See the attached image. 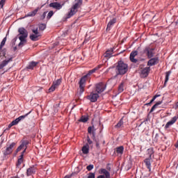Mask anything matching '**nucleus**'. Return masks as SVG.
Segmentation results:
<instances>
[{"mask_svg": "<svg viewBox=\"0 0 178 178\" xmlns=\"http://www.w3.org/2000/svg\"><path fill=\"white\" fill-rule=\"evenodd\" d=\"M127 72H129V64L124 63L122 60H118L115 67V77L124 76Z\"/></svg>", "mask_w": 178, "mask_h": 178, "instance_id": "f257e3e1", "label": "nucleus"}, {"mask_svg": "<svg viewBox=\"0 0 178 178\" xmlns=\"http://www.w3.org/2000/svg\"><path fill=\"white\" fill-rule=\"evenodd\" d=\"M83 5V0H75V3L72 6L70 10L66 15L65 19H70L77 13V9Z\"/></svg>", "mask_w": 178, "mask_h": 178, "instance_id": "f03ea898", "label": "nucleus"}, {"mask_svg": "<svg viewBox=\"0 0 178 178\" xmlns=\"http://www.w3.org/2000/svg\"><path fill=\"white\" fill-rule=\"evenodd\" d=\"M18 33H19L20 36L19 37V40L20 42L18 44V47H22V45H24L26 42H27V37H29V32L24 27H21L18 29Z\"/></svg>", "mask_w": 178, "mask_h": 178, "instance_id": "7ed1b4c3", "label": "nucleus"}, {"mask_svg": "<svg viewBox=\"0 0 178 178\" xmlns=\"http://www.w3.org/2000/svg\"><path fill=\"white\" fill-rule=\"evenodd\" d=\"M91 74H92V71H91V70H90L88 71V72L86 75H84L83 76H82L80 79V81H79V88H80L79 94H80V95H83V92H84V88L86 87L87 77H88L89 76H91Z\"/></svg>", "mask_w": 178, "mask_h": 178, "instance_id": "20e7f679", "label": "nucleus"}, {"mask_svg": "<svg viewBox=\"0 0 178 178\" xmlns=\"http://www.w3.org/2000/svg\"><path fill=\"white\" fill-rule=\"evenodd\" d=\"M154 51H155V48H152L151 46H145L143 51H140V55H146L148 59L154 58L155 56Z\"/></svg>", "mask_w": 178, "mask_h": 178, "instance_id": "39448f33", "label": "nucleus"}, {"mask_svg": "<svg viewBox=\"0 0 178 178\" xmlns=\"http://www.w3.org/2000/svg\"><path fill=\"white\" fill-rule=\"evenodd\" d=\"M149 151V157L146 158L143 162L145 164V166L149 170V172H151V160L152 159V154H154V149H148Z\"/></svg>", "mask_w": 178, "mask_h": 178, "instance_id": "423d86ee", "label": "nucleus"}, {"mask_svg": "<svg viewBox=\"0 0 178 178\" xmlns=\"http://www.w3.org/2000/svg\"><path fill=\"white\" fill-rule=\"evenodd\" d=\"M88 133L89 134H92V138L96 143V148L97 149H99V148H100L99 142H98V140H97L96 138H95V129H94V126L88 127Z\"/></svg>", "mask_w": 178, "mask_h": 178, "instance_id": "0eeeda50", "label": "nucleus"}, {"mask_svg": "<svg viewBox=\"0 0 178 178\" xmlns=\"http://www.w3.org/2000/svg\"><path fill=\"white\" fill-rule=\"evenodd\" d=\"M99 174L97 178H111V172L105 168H101L99 170Z\"/></svg>", "mask_w": 178, "mask_h": 178, "instance_id": "6e6552de", "label": "nucleus"}, {"mask_svg": "<svg viewBox=\"0 0 178 178\" xmlns=\"http://www.w3.org/2000/svg\"><path fill=\"white\" fill-rule=\"evenodd\" d=\"M16 145V143L13 142L9 147H7L6 149L3 152V156H8V155H10L12 152H13V147Z\"/></svg>", "mask_w": 178, "mask_h": 178, "instance_id": "1a4fd4ad", "label": "nucleus"}, {"mask_svg": "<svg viewBox=\"0 0 178 178\" xmlns=\"http://www.w3.org/2000/svg\"><path fill=\"white\" fill-rule=\"evenodd\" d=\"M149 59V60L147 61V66H149V67L151 66H155V65H158L159 63V57H152Z\"/></svg>", "mask_w": 178, "mask_h": 178, "instance_id": "9d476101", "label": "nucleus"}, {"mask_svg": "<svg viewBox=\"0 0 178 178\" xmlns=\"http://www.w3.org/2000/svg\"><path fill=\"white\" fill-rule=\"evenodd\" d=\"M105 90H106V85H104L102 83H99L96 85V91L97 94H101L102 92H104Z\"/></svg>", "mask_w": 178, "mask_h": 178, "instance_id": "9b49d317", "label": "nucleus"}, {"mask_svg": "<svg viewBox=\"0 0 178 178\" xmlns=\"http://www.w3.org/2000/svg\"><path fill=\"white\" fill-rule=\"evenodd\" d=\"M137 55H138V51L137 50L131 52L129 59L132 63H137V62H138V59L136 58Z\"/></svg>", "mask_w": 178, "mask_h": 178, "instance_id": "f8f14e48", "label": "nucleus"}, {"mask_svg": "<svg viewBox=\"0 0 178 178\" xmlns=\"http://www.w3.org/2000/svg\"><path fill=\"white\" fill-rule=\"evenodd\" d=\"M98 98H99V95L98 93L91 92L88 96V99H89V101H90V102H97V101H98Z\"/></svg>", "mask_w": 178, "mask_h": 178, "instance_id": "ddd939ff", "label": "nucleus"}, {"mask_svg": "<svg viewBox=\"0 0 178 178\" xmlns=\"http://www.w3.org/2000/svg\"><path fill=\"white\" fill-rule=\"evenodd\" d=\"M150 70H151V67H146L143 68L140 71V76L143 78L148 77Z\"/></svg>", "mask_w": 178, "mask_h": 178, "instance_id": "4468645a", "label": "nucleus"}, {"mask_svg": "<svg viewBox=\"0 0 178 178\" xmlns=\"http://www.w3.org/2000/svg\"><path fill=\"white\" fill-rule=\"evenodd\" d=\"M178 119V116H174L170 121H168L165 126V129H169V127H170V126L175 124V123H176V122L177 121Z\"/></svg>", "mask_w": 178, "mask_h": 178, "instance_id": "2eb2a0df", "label": "nucleus"}, {"mask_svg": "<svg viewBox=\"0 0 178 178\" xmlns=\"http://www.w3.org/2000/svg\"><path fill=\"white\" fill-rule=\"evenodd\" d=\"M49 8H53V9H56V10H60L62 8V4L58 2L50 3L49 5Z\"/></svg>", "mask_w": 178, "mask_h": 178, "instance_id": "dca6fc26", "label": "nucleus"}, {"mask_svg": "<svg viewBox=\"0 0 178 178\" xmlns=\"http://www.w3.org/2000/svg\"><path fill=\"white\" fill-rule=\"evenodd\" d=\"M35 165H32L26 170V176L29 177V176H33V175H35Z\"/></svg>", "mask_w": 178, "mask_h": 178, "instance_id": "f3484780", "label": "nucleus"}, {"mask_svg": "<svg viewBox=\"0 0 178 178\" xmlns=\"http://www.w3.org/2000/svg\"><path fill=\"white\" fill-rule=\"evenodd\" d=\"M13 57H10L8 59H6L3 60L0 64V70H1L3 67H5V66H7V65L10 63V62H13Z\"/></svg>", "mask_w": 178, "mask_h": 178, "instance_id": "a211bd4d", "label": "nucleus"}, {"mask_svg": "<svg viewBox=\"0 0 178 178\" xmlns=\"http://www.w3.org/2000/svg\"><path fill=\"white\" fill-rule=\"evenodd\" d=\"M116 18H113L108 22L106 29V31H110V30L112 29V27H113L114 24L116 23Z\"/></svg>", "mask_w": 178, "mask_h": 178, "instance_id": "6ab92c4d", "label": "nucleus"}, {"mask_svg": "<svg viewBox=\"0 0 178 178\" xmlns=\"http://www.w3.org/2000/svg\"><path fill=\"white\" fill-rule=\"evenodd\" d=\"M38 64V62L31 61L26 66V69H28L29 70H33V69H34V67H35Z\"/></svg>", "mask_w": 178, "mask_h": 178, "instance_id": "aec40b11", "label": "nucleus"}, {"mask_svg": "<svg viewBox=\"0 0 178 178\" xmlns=\"http://www.w3.org/2000/svg\"><path fill=\"white\" fill-rule=\"evenodd\" d=\"M81 151L84 155H87L88 152H90V145L88 143H86L85 145L83 146Z\"/></svg>", "mask_w": 178, "mask_h": 178, "instance_id": "412c9836", "label": "nucleus"}, {"mask_svg": "<svg viewBox=\"0 0 178 178\" xmlns=\"http://www.w3.org/2000/svg\"><path fill=\"white\" fill-rule=\"evenodd\" d=\"M163 102L161 100V101H159L157 102L152 107V108L150 109L149 112V115H150V113H152V112H154L155 111V109H156V108H158V106H159V105H161V104L163 103Z\"/></svg>", "mask_w": 178, "mask_h": 178, "instance_id": "4be33fe9", "label": "nucleus"}, {"mask_svg": "<svg viewBox=\"0 0 178 178\" xmlns=\"http://www.w3.org/2000/svg\"><path fill=\"white\" fill-rule=\"evenodd\" d=\"M38 12V8H35L34 10L29 12L28 14H26L24 17H34V16L37 15Z\"/></svg>", "mask_w": 178, "mask_h": 178, "instance_id": "5701e85b", "label": "nucleus"}, {"mask_svg": "<svg viewBox=\"0 0 178 178\" xmlns=\"http://www.w3.org/2000/svg\"><path fill=\"white\" fill-rule=\"evenodd\" d=\"M170 74H172V71L170 70L165 72V78L163 87H166V84H168V82L169 81V77L170 76Z\"/></svg>", "mask_w": 178, "mask_h": 178, "instance_id": "b1692460", "label": "nucleus"}, {"mask_svg": "<svg viewBox=\"0 0 178 178\" xmlns=\"http://www.w3.org/2000/svg\"><path fill=\"white\" fill-rule=\"evenodd\" d=\"M113 53V48H111L110 49L106 50L104 56L105 58H112V54Z\"/></svg>", "mask_w": 178, "mask_h": 178, "instance_id": "393cba45", "label": "nucleus"}, {"mask_svg": "<svg viewBox=\"0 0 178 178\" xmlns=\"http://www.w3.org/2000/svg\"><path fill=\"white\" fill-rule=\"evenodd\" d=\"M123 91H124V82H121L118 86V93L117 95H119V94L123 92Z\"/></svg>", "mask_w": 178, "mask_h": 178, "instance_id": "a878e982", "label": "nucleus"}, {"mask_svg": "<svg viewBox=\"0 0 178 178\" xmlns=\"http://www.w3.org/2000/svg\"><path fill=\"white\" fill-rule=\"evenodd\" d=\"M124 151V147L119 146L116 148V152L118 155H123V152Z\"/></svg>", "mask_w": 178, "mask_h": 178, "instance_id": "bb28decb", "label": "nucleus"}, {"mask_svg": "<svg viewBox=\"0 0 178 178\" xmlns=\"http://www.w3.org/2000/svg\"><path fill=\"white\" fill-rule=\"evenodd\" d=\"M38 37H41V36L35 34H31L29 36V38L30 40H31V41H38Z\"/></svg>", "mask_w": 178, "mask_h": 178, "instance_id": "cd10ccee", "label": "nucleus"}, {"mask_svg": "<svg viewBox=\"0 0 178 178\" xmlns=\"http://www.w3.org/2000/svg\"><path fill=\"white\" fill-rule=\"evenodd\" d=\"M79 122H81L82 123H87V122H88V116L82 115L79 120Z\"/></svg>", "mask_w": 178, "mask_h": 178, "instance_id": "c85d7f7f", "label": "nucleus"}, {"mask_svg": "<svg viewBox=\"0 0 178 178\" xmlns=\"http://www.w3.org/2000/svg\"><path fill=\"white\" fill-rule=\"evenodd\" d=\"M31 112H33V111H30L26 114L18 117L17 118L18 120L20 122L21 120H23V119H26V118H27V116H29V115H30V113H31Z\"/></svg>", "mask_w": 178, "mask_h": 178, "instance_id": "c756f323", "label": "nucleus"}, {"mask_svg": "<svg viewBox=\"0 0 178 178\" xmlns=\"http://www.w3.org/2000/svg\"><path fill=\"white\" fill-rule=\"evenodd\" d=\"M81 170H80V168L76 167L74 169V172L71 174V176L73 177V176H76V175H79V173H80Z\"/></svg>", "mask_w": 178, "mask_h": 178, "instance_id": "7c9ffc66", "label": "nucleus"}, {"mask_svg": "<svg viewBox=\"0 0 178 178\" xmlns=\"http://www.w3.org/2000/svg\"><path fill=\"white\" fill-rule=\"evenodd\" d=\"M6 40H7L6 36L5 38H3V39L2 40V41L0 44V51L2 50V48H3V47H5V44H6Z\"/></svg>", "mask_w": 178, "mask_h": 178, "instance_id": "2f4dec72", "label": "nucleus"}, {"mask_svg": "<svg viewBox=\"0 0 178 178\" xmlns=\"http://www.w3.org/2000/svg\"><path fill=\"white\" fill-rule=\"evenodd\" d=\"M159 97H161V95H154L152 97V99L150 100V102L149 103H147L145 105H151V104H152V102H154V101H155V99H157Z\"/></svg>", "mask_w": 178, "mask_h": 178, "instance_id": "473e14b6", "label": "nucleus"}, {"mask_svg": "<svg viewBox=\"0 0 178 178\" xmlns=\"http://www.w3.org/2000/svg\"><path fill=\"white\" fill-rule=\"evenodd\" d=\"M27 145H29V140H22V143L19 147L22 148L26 147V148H27Z\"/></svg>", "mask_w": 178, "mask_h": 178, "instance_id": "72a5a7b5", "label": "nucleus"}, {"mask_svg": "<svg viewBox=\"0 0 178 178\" xmlns=\"http://www.w3.org/2000/svg\"><path fill=\"white\" fill-rule=\"evenodd\" d=\"M123 126V118H122L118 123L115 124V128L119 129Z\"/></svg>", "mask_w": 178, "mask_h": 178, "instance_id": "f704fd0d", "label": "nucleus"}, {"mask_svg": "<svg viewBox=\"0 0 178 178\" xmlns=\"http://www.w3.org/2000/svg\"><path fill=\"white\" fill-rule=\"evenodd\" d=\"M45 29H47V24H39V30L40 31H44V30H45Z\"/></svg>", "mask_w": 178, "mask_h": 178, "instance_id": "c9c22d12", "label": "nucleus"}, {"mask_svg": "<svg viewBox=\"0 0 178 178\" xmlns=\"http://www.w3.org/2000/svg\"><path fill=\"white\" fill-rule=\"evenodd\" d=\"M61 83H62V79H57L56 81H54V82H53V84H54L56 87H57V86H60Z\"/></svg>", "mask_w": 178, "mask_h": 178, "instance_id": "e433bc0d", "label": "nucleus"}, {"mask_svg": "<svg viewBox=\"0 0 178 178\" xmlns=\"http://www.w3.org/2000/svg\"><path fill=\"white\" fill-rule=\"evenodd\" d=\"M32 33H33V34H35L36 35H39L41 37V33H40V32H38V28L32 29Z\"/></svg>", "mask_w": 178, "mask_h": 178, "instance_id": "4c0bfd02", "label": "nucleus"}, {"mask_svg": "<svg viewBox=\"0 0 178 178\" xmlns=\"http://www.w3.org/2000/svg\"><path fill=\"white\" fill-rule=\"evenodd\" d=\"M53 16H54V11L50 10L47 16V19L49 20L51 19V17H52Z\"/></svg>", "mask_w": 178, "mask_h": 178, "instance_id": "58836bf2", "label": "nucleus"}, {"mask_svg": "<svg viewBox=\"0 0 178 178\" xmlns=\"http://www.w3.org/2000/svg\"><path fill=\"white\" fill-rule=\"evenodd\" d=\"M56 89V86H54V84L53 83L51 86L49 88V92H54V91H55Z\"/></svg>", "mask_w": 178, "mask_h": 178, "instance_id": "ea45409f", "label": "nucleus"}, {"mask_svg": "<svg viewBox=\"0 0 178 178\" xmlns=\"http://www.w3.org/2000/svg\"><path fill=\"white\" fill-rule=\"evenodd\" d=\"M6 56V49H1L0 50V56Z\"/></svg>", "mask_w": 178, "mask_h": 178, "instance_id": "a19ab883", "label": "nucleus"}, {"mask_svg": "<svg viewBox=\"0 0 178 178\" xmlns=\"http://www.w3.org/2000/svg\"><path fill=\"white\" fill-rule=\"evenodd\" d=\"M87 170H88V172H91V170H92V169H94V165L92 164H90L86 167Z\"/></svg>", "mask_w": 178, "mask_h": 178, "instance_id": "79ce46f5", "label": "nucleus"}, {"mask_svg": "<svg viewBox=\"0 0 178 178\" xmlns=\"http://www.w3.org/2000/svg\"><path fill=\"white\" fill-rule=\"evenodd\" d=\"M47 13H48L47 11H45L43 13V14L40 16V19L44 20L45 17H47Z\"/></svg>", "mask_w": 178, "mask_h": 178, "instance_id": "37998d69", "label": "nucleus"}, {"mask_svg": "<svg viewBox=\"0 0 178 178\" xmlns=\"http://www.w3.org/2000/svg\"><path fill=\"white\" fill-rule=\"evenodd\" d=\"M23 163V159H18L17 162V166H20Z\"/></svg>", "mask_w": 178, "mask_h": 178, "instance_id": "c03bdc74", "label": "nucleus"}, {"mask_svg": "<svg viewBox=\"0 0 178 178\" xmlns=\"http://www.w3.org/2000/svg\"><path fill=\"white\" fill-rule=\"evenodd\" d=\"M20 121H19V119L18 118H16L15 120H13L12 122H13V124H14V126H16V124H19V122Z\"/></svg>", "mask_w": 178, "mask_h": 178, "instance_id": "a18cd8bd", "label": "nucleus"}, {"mask_svg": "<svg viewBox=\"0 0 178 178\" xmlns=\"http://www.w3.org/2000/svg\"><path fill=\"white\" fill-rule=\"evenodd\" d=\"M5 2H6V0H0V8L2 9L3 8V5H5Z\"/></svg>", "mask_w": 178, "mask_h": 178, "instance_id": "49530a36", "label": "nucleus"}, {"mask_svg": "<svg viewBox=\"0 0 178 178\" xmlns=\"http://www.w3.org/2000/svg\"><path fill=\"white\" fill-rule=\"evenodd\" d=\"M88 178H95V172H90Z\"/></svg>", "mask_w": 178, "mask_h": 178, "instance_id": "de8ad7c7", "label": "nucleus"}, {"mask_svg": "<svg viewBox=\"0 0 178 178\" xmlns=\"http://www.w3.org/2000/svg\"><path fill=\"white\" fill-rule=\"evenodd\" d=\"M87 142L88 145H91V144H92V140H91V139L90 138L89 136H87Z\"/></svg>", "mask_w": 178, "mask_h": 178, "instance_id": "09e8293b", "label": "nucleus"}, {"mask_svg": "<svg viewBox=\"0 0 178 178\" xmlns=\"http://www.w3.org/2000/svg\"><path fill=\"white\" fill-rule=\"evenodd\" d=\"M13 126H15V124L11 122L9 124L8 127L7 128V130H9V129H10L11 127H13Z\"/></svg>", "mask_w": 178, "mask_h": 178, "instance_id": "8fccbe9b", "label": "nucleus"}, {"mask_svg": "<svg viewBox=\"0 0 178 178\" xmlns=\"http://www.w3.org/2000/svg\"><path fill=\"white\" fill-rule=\"evenodd\" d=\"M148 116H149V114H148L147 118L143 122V123L147 124V122H148V120H149V118H148Z\"/></svg>", "mask_w": 178, "mask_h": 178, "instance_id": "3c124183", "label": "nucleus"}, {"mask_svg": "<svg viewBox=\"0 0 178 178\" xmlns=\"http://www.w3.org/2000/svg\"><path fill=\"white\" fill-rule=\"evenodd\" d=\"M101 67H102V65H99L97 67H95L97 70H99V69H101Z\"/></svg>", "mask_w": 178, "mask_h": 178, "instance_id": "603ef678", "label": "nucleus"}, {"mask_svg": "<svg viewBox=\"0 0 178 178\" xmlns=\"http://www.w3.org/2000/svg\"><path fill=\"white\" fill-rule=\"evenodd\" d=\"M24 156V154H23V153H21L19 159H23Z\"/></svg>", "mask_w": 178, "mask_h": 178, "instance_id": "864d4df0", "label": "nucleus"}, {"mask_svg": "<svg viewBox=\"0 0 178 178\" xmlns=\"http://www.w3.org/2000/svg\"><path fill=\"white\" fill-rule=\"evenodd\" d=\"M92 71V73L94 74L95 73V72H97V70H96V68H93L92 70H90Z\"/></svg>", "mask_w": 178, "mask_h": 178, "instance_id": "5fc2aeb1", "label": "nucleus"}, {"mask_svg": "<svg viewBox=\"0 0 178 178\" xmlns=\"http://www.w3.org/2000/svg\"><path fill=\"white\" fill-rule=\"evenodd\" d=\"M58 111H59V109L58 108V107H54V112L55 113H57Z\"/></svg>", "mask_w": 178, "mask_h": 178, "instance_id": "6e6d98bb", "label": "nucleus"}, {"mask_svg": "<svg viewBox=\"0 0 178 178\" xmlns=\"http://www.w3.org/2000/svg\"><path fill=\"white\" fill-rule=\"evenodd\" d=\"M124 52V50L120 51L119 54L114 55V56H118V55H120V54H123Z\"/></svg>", "mask_w": 178, "mask_h": 178, "instance_id": "4d7b16f0", "label": "nucleus"}, {"mask_svg": "<svg viewBox=\"0 0 178 178\" xmlns=\"http://www.w3.org/2000/svg\"><path fill=\"white\" fill-rule=\"evenodd\" d=\"M60 106V103L56 104V108H58Z\"/></svg>", "mask_w": 178, "mask_h": 178, "instance_id": "13d9d810", "label": "nucleus"}, {"mask_svg": "<svg viewBox=\"0 0 178 178\" xmlns=\"http://www.w3.org/2000/svg\"><path fill=\"white\" fill-rule=\"evenodd\" d=\"M13 51H17V47H16V46L14 47H13Z\"/></svg>", "mask_w": 178, "mask_h": 178, "instance_id": "bf43d9fd", "label": "nucleus"}, {"mask_svg": "<svg viewBox=\"0 0 178 178\" xmlns=\"http://www.w3.org/2000/svg\"><path fill=\"white\" fill-rule=\"evenodd\" d=\"M17 149H18L19 151H22V147H20V146H19Z\"/></svg>", "mask_w": 178, "mask_h": 178, "instance_id": "052dcab7", "label": "nucleus"}, {"mask_svg": "<svg viewBox=\"0 0 178 178\" xmlns=\"http://www.w3.org/2000/svg\"><path fill=\"white\" fill-rule=\"evenodd\" d=\"M26 149H27V147L25 148V149L23 150V152H22V154H24V153L26 152Z\"/></svg>", "mask_w": 178, "mask_h": 178, "instance_id": "680f3d73", "label": "nucleus"}, {"mask_svg": "<svg viewBox=\"0 0 178 178\" xmlns=\"http://www.w3.org/2000/svg\"><path fill=\"white\" fill-rule=\"evenodd\" d=\"M175 108H176V109H177V108H178V102L175 104Z\"/></svg>", "mask_w": 178, "mask_h": 178, "instance_id": "e2e57ef3", "label": "nucleus"}, {"mask_svg": "<svg viewBox=\"0 0 178 178\" xmlns=\"http://www.w3.org/2000/svg\"><path fill=\"white\" fill-rule=\"evenodd\" d=\"M19 151L20 150L17 148L16 150H15V154H17V152H19Z\"/></svg>", "mask_w": 178, "mask_h": 178, "instance_id": "0e129e2a", "label": "nucleus"}, {"mask_svg": "<svg viewBox=\"0 0 178 178\" xmlns=\"http://www.w3.org/2000/svg\"><path fill=\"white\" fill-rule=\"evenodd\" d=\"M17 40V38H14L13 39L14 42H16Z\"/></svg>", "mask_w": 178, "mask_h": 178, "instance_id": "69168bd1", "label": "nucleus"}, {"mask_svg": "<svg viewBox=\"0 0 178 178\" xmlns=\"http://www.w3.org/2000/svg\"><path fill=\"white\" fill-rule=\"evenodd\" d=\"M155 137H159V134H156Z\"/></svg>", "mask_w": 178, "mask_h": 178, "instance_id": "338daca9", "label": "nucleus"}, {"mask_svg": "<svg viewBox=\"0 0 178 178\" xmlns=\"http://www.w3.org/2000/svg\"><path fill=\"white\" fill-rule=\"evenodd\" d=\"M107 169H108V170H111V167H108V166H107Z\"/></svg>", "mask_w": 178, "mask_h": 178, "instance_id": "774afa93", "label": "nucleus"}]
</instances>
